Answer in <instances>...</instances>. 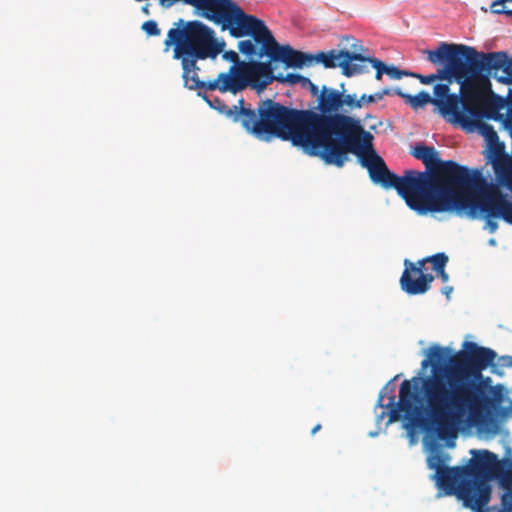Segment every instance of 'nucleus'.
I'll list each match as a JSON object with an SVG mask.
<instances>
[{"mask_svg":"<svg viewBox=\"0 0 512 512\" xmlns=\"http://www.w3.org/2000/svg\"><path fill=\"white\" fill-rule=\"evenodd\" d=\"M370 103H374L372 95L358 98L347 93L344 83L340 89L323 85L319 113L314 109L292 108L293 145L337 167L345 164L349 153L360 155L368 150L361 164L373 183L384 189L394 188L408 207L419 214L448 211V160H442L435 147L419 143L410 153L424 164L425 170H406L403 176L391 172L373 150L372 134L364 129L360 119L347 114Z\"/></svg>","mask_w":512,"mask_h":512,"instance_id":"1","label":"nucleus"},{"mask_svg":"<svg viewBox=\"0 0 512 512\" xmlns=\"http://www.w3.org/2000/svg\"><path fill=\"white\" fill-rule=\"evenodd\" d=\"M420 371L399 388V399L380 392L376 408L379 424L388 416L387 425L402 419L409 444L415 445L422 435L430 479L438 489L437 497L448 496V346L432 344L425 351Z\"/></svg>","mask_w":512,"mask_h":512,"instance_id":"2","label":"nucleus"},{"mask_svg":"<svg viewBox=\"0 0 512 512\" xmlns=\"http://www.w3.org/2000/svg\"><path fill=\"white\" fill-rule=\"evenodd\" d=\"M194 7L204 19L228 31L233 38L251 36L257 44H261L258 58L268 56L271 61H281L287 67L302 68L313 63H321L326 68H336L339 50L304 53L293 49L290 45H280L264 21L244 10L234 0H179Z\"/></svg>","mask_w":512,"mask_h":512,"instance_id":"3","label":"nucleus"},{"mask_svg":"<svg viewBox=\"0 0 512 512\" xmlns=\"http://www.w3.org/2000/svg\"><path fill=\"white\" fill-rule=\"evenodd\" d=\"M507 107L503 97H484L474 94L470 88L460 90V95L450 93V121L459 124L467 132H477L486 142L485 157L493 167L499 185L512 192V156L505 152L494 127L484 121H502L500 111Z\"/></svg>","mask_w":512,"mask_h":512,"instance_id":"4","label":"nucleus"},{"mask_svg":"<svg viewBox=\"0 0 512 512\" xmlns=\"http://www.w3.org/2000/svg\"><path fill=\"white\" fill-rule=\"evenodd\" d=\"M490 76L503 84H512V58L506 52L479 53L473 47L450 43V80L466 87L476 95L500 97L492 90ZM507 110L512 107V89L506 99Z\"/></svg>","mask_w":512,"mask_h":512,"instance_id":"5","label":"nucleus"},{"mask_svg":"<svg viewBox=\"0 0 512 512\" xmlns=\"http://www.w3.org/2000/svg\"><path fill=\"white\" fill-rule=\"evenodd\" d=\"M492 379L473 374L469 380H465L452 390L450 396V448L455 445L457 430L454 428L456 413L467 414L470 426L476 427L481 432L496 433V414L504 401L507 393L502 384L492 385Z\"/></svg>","mask_w":512,"mask_h":512,"instance_id":"6","label":"nucleus"},{"mask_svg":"<svg viewBox=\"0 0 512 512\" xmlns=\"http://www.w3.org/2000/svg\"><path fill=\"white\" fill-rule=\"evenodd\" d=\"M469 210L474 216L477 210L490 217H502L512 224V202L499 186L489 183L483 174L450 160V211Z\"/></svg>","mask_w":512,"mask_h":512,"instance_id":"7","label":"nucleus"},{"mask_svg":"<svg viewBox=\"0 0 512 512\" xmlns=\"http://www.w3.org/2000/svg\"><path fill=\"white\" fill-rule=\"evenodd\" d=\"M210 107L218 110L234 122H240L250 134L263 140L277 137L293 144L292 108L274 100L265 99L258 103L257 109L244 106V99L237 105L227 106L218 97L212 100L204 97Z\"/></svg>","mask_w":512,"mask_h":512,"instance_id":"8","label":"nucleus"},{"mask_svg":"<svg viewBox=\"0 0 512 512\" xmlns=\"http://www.w3.org/2000/svg\"><path fill=\"white\" fill-rule=\"evenodd\" d=\"M473 458L466 466L450 467V494L455 493L473 512H487L491 498L488 480L498 466L497 455L488 450H471Z\"/></svg>","mask_w":512,"mask_h":512,"instance_id":"9","label":"nucleus"},{"mask_svg":"<svg viewBox=\"0 0 512 512\" xmlns=\"http://www.w3.org/2000/svg\"><path fill=\"white\" fill-rule=\"evenodd\" d=\"M171 28L164 40L165 50L171 46L173 58L183 60L185 66L194 65V61L215 59L225 48V42L216 38L215 31L198 20L184 22L182 19Z\"/></svg>","mask_w":512,"mask_h":512,"instance_id":"10","label":"nucleus"},{"mask_svg":"<svg viewBox=\"0 0 512 512\" xmlns=\"http://www.w3.org/2000/svg\"><path fill=\"white\" fill-rule=\"evenodd\" d=\"M222 58L232 62L233 65L228 72L219 73L217 78L212 80L208 85L211 89L237 94L248 86L263 90L273 82L274 68L270 61H240L238 53L233 50L225 51Z\"/></svg>","mask_w":512,"mask_h":512,"instance_id":"11","label":"nucleus"},{"mask_svg":"<svg viewBox=\"0 0 512 512\" xmlns=\"http://www.w3.org/2000/svg\"><path fill=\"white\" fill-rule=\"evenodd\" d=\"M448 256L444 253H437L427 256L416 262L409 259L404 260V270L400 277L401 289L408 295H421L426 293L435 278L441 277L444 281L448 276L445 267Z\"/></svg>","mask_w":512,"mask_h":512,"instance_id":"12","label":"nucleus"},{"mask_svg":"<svg viewBox=\"0 0 512 512\" xmlns=\"http://www.w3.org/2000/svg\"><path fill=\"white\" fill-rule=\"evenodd\" d=\"M497 354L494 350L479 346L472 341H464L459 351L450 349V392L473 374L480 375L494 363Z\"/></svg>","mask_w":512,"mask_h":512,"instance_id":"13","label":"nucleus"},{"mask_svg":"<svg viewBox=\"0 0 512 512\" xmlns=\"http://www.w3.org/2000/svg\"><path fill=\"white\" fill-rule=\"evenodd\" d=\"M394 93L405 99L406 103L410 104L414 109L424 107L431 103L434 105V111L448 120V84H436L434 86L435 97H431V95L425 91H421L414 96L406 94L400 89H394Z\"/></svg>","mask_w":512,"mask_h":512,"instance_id":"14","label":"nucleus"},{"mask_svg":"<svg viewBox=\"0 0 512 512\" xmlns=\"http://www.w3.org/2000/svg\"><path fill=\"white\" fill-rule=\"evenodd\" d=\"M337 67L342 69L345 76H353L368 71L365 63H370L376 69L375 78L380 80L382 75L385 74V64L374 57L363 56L358 53L349 52L346 50H339Z\"/></svg>","mask_w":512,"mask_h":512,"instance_id":"15","label":"nucleus"},{"mask_svg":"<svg viewBox=\"0 0 512 512\" xmlns=\"http://www.w3.org/2000/svg\"><path fill=\"white\" fill-rule=\"evenodd\" d=\"M182 67V79L184 82V86L189 90H199L206 89L209 91H214L215 89H211L208 85L212 81H201L199 79L198 73L200 71L199 66L197 65L198 61H194V65L185 66L183 60H179Z\"/></svg>","mask_w":512,"mask_h":512,"instance_id":"16","label":"nucleus"},{"mask_svg":"<svg viewBox=\"0 0 512 512\" xmlns=\"http://www.w3.org/2000/svg\"><path fill=\"white\" fill-rule=\"evenodd\" d=\"M427 59L434 65L439 66L438 69L448 70V42H442L435 50H425Z\"/></svg>","mask_w":512,"mask_h":512,"instance_id":"17","label":"nucleus"},{"mask_svg":"<svg viewBox=\"0 0 512 512\" xmlns=\"http://www.w3.org/2000/svg\"><path fill=\"white\" fill-rule=\"evenodd\" d=\"M276 80L281 83H289L292 85L300 84L303 88H305L311 80L305 76H302L300 74H294V73H288L286 75H274L273 81Z\"/></svg>","mask_w":512,"mask_h":512,"instance_id":"18","label":"nucleus"},{"mask_svg":"<svg viewBox=\"0 0 512 512\" xmlns=\"http://www.w3.org/2000/svg\"><path fill=\"white\" fill-rule=\"evenodd\" d=\"M410 77L418 79L422 84H431L436 80H448L447 69H437L436 73L430 75H422L419 73L410 72Z\"/></svg>","mask_w":512,"mask_h":512,"instance_id":"19","label":"nucleus"},{"mask_svg":"<svg viewBox=\"0 0 512 512\" xmlns=\"http://www.w3.org/2000/svg\"><path fill=\"white\" fill-rule=\"evenodd\" d=\"M256 43L255 40L252 41V40H242L238 43V49L239 51L248 56V57H253V56H257L258 57V54L260 53V50L257 51L256 49Z\"/></svg>","mask_w":512,"mask_h":512,"instance_id":"20","label":"nucleus"},{"mask_svg":"<svg viewBox=\"0 0 512 512\" xmlns=\"http://www.w3.org/2000/svg\"><path fill=\"white\" fill-rule=\"evenodd\" d=\"M141 28L147 36H159L161 34V30L158 27L157 22L154 20L144 22Z\"/></svg>","mask_w":512,"mask_h":512,"instance_id":"21","label":"nucleus"},{"mask_svg":"<svg viewBox=\"0 0 512 512\" xmlns=\"http://www.w3.org/2000/svg\"><path fill=\"white\" fill-rule=\"evenodd\" d=\"M385 74L388 75L391 79H401L403 76H409L410 72L400 70L395 66L385 65Z\"/></svg>","mask_w":512,"mask_h":512,"instance_id":"22","label":"nucleus"},{"mask_svg":"<svg viewBox=\"0 0 512 512\" xmlns=\"http://www.w3.org/2000/svg\"><path fill=\"white\" fill-rule=\"evenodd\" d=\"M497 512H512V493H505L501 498V508Z\"/></svg>","mask_w":512,"mask_h":512,"instance_id":"23","label":"nucleus"},{"mask_svg":"<svg viewBox=\"0 0 512 512\" xmlns=\"http://www.w3.org/2000/svg\"><path fill=\"white\" fill-rule=\"evenodd\" d=\"M305 88L310 91V93L313 97H316V101H317V106H316L317 111L316 112L319 113V98L322 93V88L319 89L318 86L316 84H314L312 81Z\"/></svg>","mask_w":512,"mask_h":512,"instance_id":"24","label":"nucleus"},{"mask_svg":"<svg viewBox=\"0 0 512 512\" xmlns=\"http://www.w3.org/2000/svg\"><path fill=\"white\" fill-rule=\"evenodd\" d=\"M486 216L488 217L486 221V228L489 230L490 233H495L496 230L498 229V223L492 220V217L488 216L487 214Z\"/></svg>","mask_w":512,"mask_h":512,"instance_id":"25","label":"nucleus"},{"mask_svg":"<svg viewBox=\"0 0 512 512\" xmlns=\"http://www.w3.org/2000/svg\"><path fill=\"white\" fill-rule=\"evenodd\" d=\"M500 363L503 367L512 368V356H510V355L501 356Z\"/></svg>","mask_w":512,"mask_h":512,"instance_id":"26","label":"nucleus"},{"mask_svg":"<svg viewBox=\"0 0 512 512\" xmlns=\"http://www.w3.org/2000/svg\"><path fill=\"white\" fill-rule=\"evenodd\" d=\"M493 14H504L508 17H512V9H506L505 7H502L501 9H493V10H490Z\"/></svg>","mask_w":512,"mask_h":512,"instance_id":"27","label":"nucleus"},{"mask_svg":"<svg viewBox=\"0 0 512 512\" xmlns=\"http://www.w3.org/2000/svg\"><path fill=\"white\" fill-rule=\"evenodd\" d=\"M506 2H512V0H495L492 2V4L490 5V10H493L495 9L497 6H502L504 5Z\"/></svg>","mask_w":512,"mask_h":512,"instance_id":"28","label":"nucleus"},{"mask_svg":"<svg viewBox=\"0 0 512 512\" xmlns=\"http://www.w3.org/2000/svg\"><path fill=\"white\" fill-rule=\"evenodd\" d=\"M381 94H382V97L386 96V95H391V94H395L394 93V90L392 89H389V88H384L382 91H380Z\"/></svg>","mask_w":512,"mask_h":512,"instance_id":"29","label":"nucleus"},{"mask_svg":"<svg viewBox=\"0 0 512 512\" xmlns=\"http://www.w3.org/2000/svg\"><path fill=\"white\" fill-rule=\"evenodd\" d=\"M372 97L374 99V102L380 101L383 99L381 92H377L375 94H372Z\"/></svg>","mask_w":512,"mask_h":512,"instance_id":"30","label":"nucleus"},{"mask_svg":"<svg viewBox=\"0 0 512 512\" xmlns=\"http://www.w3.org/2000/svg\"><path fill=\"white\" fill-rule=\"evenodd\" d=\"M321 428H322L321 424H319V423H318V424H316V425L312 428V430H311V434H312V435L316 434V433H317Z\"/></svg>","mask_w":512,"mask_h":512,"instance_id":"31","label":"nucleus"},{"mask_svg":"<svg viewBox=\"0 0 512 512\" xmlns=\"http://www.w3.org/2000/svg\"><path fill=\"white\" fill-rule=\"evenodd\" d=\"M149 4H146L142 7V12L146 15H149L150 14V10H149Z\"/></svg>","mask_w":512,"mask_h":512,"instance_id":"32","label":"nucleus"},{"mask_svg":"<svg viewBox=\"0 0 512 512\" xmlns=\"http://www.w3.org/2000/svg\"><path fill=\"white\" fill-rule=\"evenodd\" d=\"M442 293L445 294L446 296H448V287H443L441 289Z\"/></svg>","mask_w":512,"mask_h":512,"instance_id":"33","label":"nucleus"},{"mask_svg":"<svg viewBox=\"0 0 512 512\" xmlns=\"http://www.w3.org/2000/svg\"><path fill=\"white\" fill-rule=\"evenodd\" d=\"M509 478H510V479H511V481H512V472L509 474Z\"/></svg>","mask_w":512,"mask_h":512,"instance_id":"34","label":"nucleus"}]
</instances>
